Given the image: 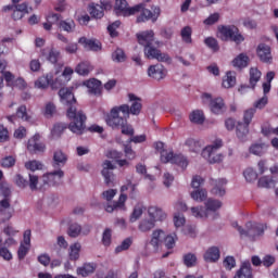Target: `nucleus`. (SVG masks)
I'll use <instances>...</instances> for the list:
<instances>
[{
	"mask_svg": "<svg viewBox=\"0 0 278 278\" xmlns=\"http://www.w3.org/2000/svg\"><path fill=\"white\" fill-rule=\"evenodd\" d=\"M148 214L150 216V218H152V220H164L166 219V213H164V211L157 206H150L148 208Z\"/></svg>",
	"mask_w": 278,
	"mask_h": 278,
	"instance_id": "7c9ffc66",
	"label": "nucleus"
},
{
	"mask_svg": "<svg viewBox=\"0 0 278 278\" xmlns=\"http://www.w3.org/2000/svg\"><path fill=\"white\" fill-rule=\"evenodd\" d=\"M29 247L21 243L18 251H17V257L18 260H25L27 256V253H29Z\"/></svg>",
	"mask_w": 278,
	"mask_h": 278,
	"instance_id": "69168bd1",
	"label": "nucleus"
},
{
	"mask_svg": "<svg viewBox=\"0 0 278 278\" xmlns=\"http://www.w3.org/2000/svg\"><path fill=\"white\" fill-rule=\"evenodd\" d=\"M127 201V194L122 193L118 198V201L113 202V204H106L105 212L112 214L114 210H125V203Z\"/></svg>",
	"mask_w": 278,
	"mask_h": 278,
	"instance_id": "a878e982",
	"label": "nucleus"
},
{
	"mask_svg": "<svg viewBox=\"0 0 278 278\" xmlns=\"http://www.w3.org/2000/svg\"><path fill=\"white\" fill-rule=\"evenodd\" d=\"M129 117L118 115V109H111L105 115V123L112 129H122L124 136H134V127L127 124Z\"/></svg>",
	"mask_w": 278,
	"mask_h": 278,
	"instance_id": "7ed1b4c3",
	"label": "nucleus"
},
{
	"mask_svg": "<svg viewBox=\"0 0 278 278\" xmlns=\"http://www.w3.org/2000/svg\"><path fill=\"white\" fill-rule=\"evenodd\" d=\"M146 207L144 204L142 203H137L135 205V208L130 215V223H136V220H138V218H140V216H142V213L144 212Z\"/></svg>",
	"mask_w": 278,
	"mask_h": 278,
	"instance_id": "79ce46f5",
	"label": "nucleus"
},
{
	"mask_svg": "<svg viewBox=\"0 0 278 278\" xmlns=\"http://www.w3.org/2000/svg\"><path fill=\"white\" fill-rule=\"evenodd\" d=\"M232 65L237 68H247L249 66V56L243 53L239 54L233 59Z\"/></svg>",
	"mask_w": 278,
	"mask_h": 278,
	"instance_id": "f704fd0d",
	"label": "nucleus"
},
{
	"mask_svg": "<svg viewBox=\"0 0 278 278\" xmlns=\"http://www.w3.org/2000/svg\"><path fill=\"white\" fill-rule=\"evenodd\" d=\"M191 123H195V125H203L205 123V115L203 114V111L195 110L193 111L189 116Z\"/></svg>",
	"mask_w": 278,
	"mask_h": 278,
	"instance_id": "c9c22d12",
	"label": "nucleus"
},
{
	"mask_svg": "<svg viewBox=\"0 0 278 278\" xmlns=\"http://www.w3.org/2000/svg\"><path fill=\"white\" fill-rule=\"evenodd\" d=\"M222 86L224 88H233L236 86V74L233 72H227Z\"/></svg>",
	"mask_w": 278,
	"mask_h": 278,
	"instance_id": "58836bf2",
	"label": "nucleus"
},
{
	"mask_svg": "<svg viewBox=\"0 0 278 278\" xmlns=\"http://www.w3.org/2000/svg\"><path fill=\"white\" fill-rule=\"evenodd\" d=\"M235 278H253V268L251 263H242L240 269L236 273Z\"/></svg>",
	"mask_w": 278,
	"mask_h": 278,
	"instance_id": "bb28decb",
	"label": "nucleus"
},
{
	"mask_svg": "<svg viewBox=\"0 0 278 278\" xmlns=\"http://www.w3.org/2000/svg\"><path fill=\"white\" fill-rule=\"evenodd\" d=\"M204 260L206 262H218L220 260V249L218 247H211L204 253Z\"/></svg>",
	"mask_w": 278,
	"mask_h": 278,
	"instance_id": "c756f323",
	"label": "nucleus"
},
{
	"mask_svg": "<svg viewBox=\"0 0 278 278\" xmlns=\"http://www.w3.org/2000/svg\"><path fill=\"white\" fill-rule=\"evenodd\" d=\"M155 227V220L153 219H142L139 225L138 229L139 231H142V233H147V231H151Z\"/></svg>",
	"mask_w": 278,
	"mask_h": 278,
	"instance_id": "ea45409f",
	"label": "nucleus"
},
{
	"mask_svg": "<svg viewBox=\"0 0 278 278\" xmlns=\"http://www.w3.org/2000/svg\"><path fill=\"white\" fill-rule=\"evenodd\" d=\"M155 150L157 153L161 155V162L163 164H176L177 166H180L181 168H187L188 167V160L181 155V154H175L173 150H166L164 148V142H156L154 144Z\"/></svg>",
	"mask_w": 278,
	"mask_h": 278,
	"instance_id": "20e7f679",
	"label": "nucleus"
},
{
	"mask_svg": "<svg viewBox=\"0 0 278 278\" xmlns=\"http://www.w3.org/2000/svg\"><path fill=\"white\" fill-rule=\"evenodd\" d=\"M184 264L185 266H187V268H192L193 266H197V255L192 253L185 254Z\"/></svg>",
	"mask_w": 278,
	"mask_h": 278,
	"instance_id": "3c124183",
	"label": "nucleus"
},
{
	"mask_svg": "<svg viewBox=\"0 0 278 278\" xmlns=\"http://www.w3.org/2000/svg\"><path fill=\"white\" fill-rule=\"evenodd\" d=\"M201 99L204 104L208 103L210 110L213 114H223L226 110L225 100H223V98L212 99V94L203 93Z\"/></svg>",
	"mask_w": 278,
	"mask_h": 278,
	"instance_id": "9b49d317",
	"label": "nucleus"
},
{
	"mask_svg": "<svg viewBox=\"0 0 278 278\" xmlns=\"http://www.w3.org/2000/svg\"><path fill=\"white\" fill-rule=\"evenodd\" d=\"M17 118H22V121H29V115L27 114V106L21 105L16 111Z\"/></svg>",
	"mask_w": 278,
	"mask_h": 278,
	"instance_id": "680f3d73",
	"label": "nucleus"
},
{
	"mask_svg": "<svg viewBox=\"0 0 278 278\" xmlns=\"http://www.w3.org/2000/svg\"><path fill=\"white\" fill-rule=\"evenodd\" d=\"M220 21V13H213L204 20V25H216Z\"/></svg>",
	"mask_w": 278,
	"mask_h": 278,
	"instance_id": "e2e57ef3",
	"label": "nucleus"
},
{
	"mask_svg": "<svg viewBox=\"0 0 278 278\" xmlns=\"http://www.w3.org/2000/svg\"><path fill=\"white\" fill-rule=\"evenodd\" d=\"M94 270H97L94 263H85L83 266L77 268L76 273L80 277H89V275H92Z\"/></svg>",
	"mask_w": 278,
	"mask_h": 278,
	"instance_id": "2f4dec72",
	"label": "nucleus"
},
{
	"mask_svg": "<svg viewBox=\"0 0 278 278\" xmlns=\"http://www.w3.org/2000/svg\"><path fill=\"white\" fill-rule=\"evenodd\" d=\"M236 134H237V138L241 142H247V137L249 136V124L238 122L236 126Z\"/></svg>",
	"mask_w": 278,
	"mask_h": 278,
	"instance_id": "c85d7f7f",
	"label": "nucleus"
},
{
	"mask_svg": "<svg viewBox=\"0 0 278 278\" xmlns=\"http://www.w3.org/2000/svg\"><path fill=\"white\" fill-rule=\"evenodd\" d=\"M129 101H131V105L129 104H122L119 106H113L112 110L117 109V114L126 118H129V114H132V116L140 115V112H142V99L136 97L134 93L128 94Z\"/></svg>",
	"mask_w": 278,
	"mask_h": 278,
	"instance_id": "423d86ee",
	"label": "nucleus"
},
{
	"mask_svg": "<svg viewBox=\"0 0 278 278\" xmlns=\"http://www.w3.org/2000/svg\"><path fill=\"white\" fill-rule=\"evenodd\" d=\"M64 178V170L58 169L42 176L43 186H60Z\"/></svg>",
	"mask_w": 278,
	"mask_h": 278,
	"instance_id": "4468645a",
	"label": "nucleus"
},
{
	"mask_svg": "<svg viewBox=\"0 0 278 278\" xmlns=\"http://www.w3.org/2000/svg\"><path fill=\"white\" fill-rule=\"evenodd\" d=\"M41 56L46 58V60L50 62V64H58L61 58V52L53 47H47L41 49Z\"/></svg>",
	"mask_w": 278,
	"mask_h": 278,
	"instance_id": "a211bd4d",
	"label": "nucleus"
},
{
	"mask_svg": "<svg viewBox=\"0 0 278 278\" xmlns=\"http://www.w3.org/2000/svg\"><path fill=\"white\" fill-rule=\"evenodd\" d=\"M191 199L193 201H198V203H203L205 199H207V190L205 189H198L191 192Z\"/></svg>",
	"mask_w": 278,
	"mask_h": 278,
	"instance_id": "a18cd8bd",
	"label": "nucleus"
},
{
	"mask_svg": "<svg viewBox=\"0 0 278 278\" xmlns=\"http://www.w3.org/2000/svg\"><path fill=\"white\" fill-rule=\"evenodd\" d=\"M75 21L67 18V20H61L59 22V28H61L62 31H66L67 34H73L75 31Z\"/></svg>",
	"mask_w": 278,
	"mask_h": 278,
	"instance_id": "473e14b6",
	"label": "nucleus"
},
{
	"mask_svg": "<svg viewBox=\"0 0 278 278\" xmlns=\"http://www.w3.org/2000/svg\"><path fill=\"white\" fill-rule=\"evenodd\" d=\"M12 212H14V208L10 205L8 198L0 201V224L8 223L12 218Z\"/></svg>",
	"mask_w": 278,
	"mask_h": 278,
	"instance_id": "f3484780",
	"label": "nucleus"
},
{
	"mask_svg": "<svg viewBox=\"0 0 278 278\" xmlns=\"http://www.w3.org/2000/svg\"><path fill=\"white\" fill-rule=\"evenodd\" d=\"M28 186L33 192L38 190V176L29 174Z\"/></svg>",
	"mask_w": 278,
	"mask_h": 278,
	"instance_id": "774afa93",
	"label": "nucleus"
},
{
	"mask_svg": "<svg viewBox=\"0 0 278 278\" xmlns=\"http://www.w3.org/2000/svg\"><path fill=\"white\" fill-rule=\"evenodd\" d=\"M260 79H262V72L257 67L250 68V86L252 89H255Z\"/></svg>",
	"mask_w": 278,
	"mask_h": 278,
	"instance_id": "72a5a7b5",
	"label": "nucleus"
},
{
	"mask_svg": "<svg viewBox=\"0 0 278 278\" xmlns=\"http://www.w3.org/2000/svg\"><path fill=\"white\" fill-rule=\"evenodd\" d=\"M29 153H45L47 147L40 142V134H35L27 142Z\"/></svg>",
	"mask_w": 278,
	"mask_h": 278,
	"instance_id": "dca6fc26",
	"label": "nucleus"
},
{
	"mask_svg": "<svg viewBox=\"0 0 278 278\" xmlns=\"http://www.w3.org/2000/svg\"><path fill=\"white\" fill-rule=\"evenodd\" d=\"M267 149L268 147H266L264 143H254L250 147V153H252V155H258L262 157V155L266 153Z\"/></svg>",
	"mask_w": 278,
	"mask_h": 278,
	"instance_id": "4c0bfd02",
	"label": "nucleus"
},
{
	"mask_svg": "<svg viewBox=\"0 0 278 278\" xmlns=\"http://www.w3.org/2000/svg\"><path fill=\"white\" fill-rule=\"evenodd\" d=\"M211 186H213L211 193L215 194L216 197H225L226 190L225 186H227V179L219 178V179H211Z\"/></svg>",
	"mask_w": 278,
	"mask_h": 278,
	"instance_id": "aec40b11",
	"label": "nucleus"
},
{
	"mask_svg": "<svg viewBox=\"0 0 278 278\" xmlns=\"http://www.w3.org/2000/svg\"><path fill=\"white\" fill-rule=\"evenodd\" d=\"M81 233V226L79 224H71L67 230L70 238H77Z\"/></svg>",
	"mask_w": 278,
	"mask_h": 278,
	"instance_id": "603ef678",
	"label": "nucleus"
},
{
	"mask_svg": "<svg viewBox=\"0 0 278 278\" xmlns=\"http://www.w3.org/2000/svg\"><path fill=\"white\" fill-rule=\"evenodd\" d=\"M131 238H126L119 245L115 248V253H123V251H128L129 247L132 244Z\"/></svg>",
	"mask_w": 278,
	"mask_h": 278,
	"instance_id": "864d4df0",
	"label": "nucleus"
},
{
	"mask_svg": "<svg viewBox=\"0 0 278 278\" xmlns=\"http://www.w3.org/2000/svg\"><path fill=\"white\" fill-rule=\"evenodd\" d=\"M135 8H138L135 14H139L137 16V23H147L149 21H151V23H157V18H160L162 14L160 7L152 5L151 10H149L144 2L136 4Z\"/></svg>",
	"mask_w": 278,
	"mask_h": 278,
	"instance_id": "39448f33",
	"label": "nucleus"
},
{
	"mask_svg": "<svg viewBox=\"0 0 278 278\" xmlns=\"http://www.w3.org/2000/svg\"><path fill=\"white\" fill-rule=\"evenodd\" d=\"M16 164V159L12 155L5 156L1 160L2 168H12Z\"/></svg>",
	"mask_w": 278,
	"mask_h": 278,
	"instance_id": "bf43d9fd",
	"label": "nucleus"
},
{
	"mask_svg": "<svg viewBox=\"0 0 278 278\" xmlns=\"http://www.w3.org/2000/svg\"><path fill=\"white\" fill-rule=\"evenodd\" d=\"M276 182L273 177L263 176L258 179V188H275Z\"/></svg>",
	"mask_w": 278,
	"mask_h": 278,
	"instance_id": "de8ad7c7",
	"label": "nucleus"
},
{
	"mask_svg": "<svg viewBox=\"0 0 278 278\" xmlns=\"http://www.w3.org/2000/svg\"><path fill=\"white\" fill-rule=\"evenodd\" d=\"M125 51L123 49L117 48L113 53H112V60L113 62H125L126 60Z\"/></svg>",
	"mask_w": 278,
	"mask_h": 278,
	"instance_id": "4d7b16f0",
	"label": "nucleus"
},
{
	"mask_svg": "<svg viewBox=\"0 0 278 278\" xmlns=\"http://www.w3.org/2000/svg\"><path fill=\"white\" fill-rule=\"evenodd\" d=\"M79 251H81V244L79 242L70 247V260L72 262H77V260H79Z\"/></svg>",
	"mask_w": 278,
	"mask_h": 278,
	"instance_id": "c03bdc74",
	"label": "nucleus"
},
{
	"mask_svg": "<svg viewBox=\"0 0 278 278\" xmlns=\"http://www.w3.org/2000/svg\"><path fill=\"white\" fill-rule=\"evenodd\" d=\"M205 207L206 210L203 206L191 207V212L195 218H207V212H217V210L223 207V202L208 199L205 203Z\"/></svg>",
	"mask_w": 278,
	"mask_h": 278,
	"instance_id": "6e6552de",
	"label": "nucleus"
},
{
	"mask_svg": "<svg viewBox=\"0 0 278 278\" xmlns=\"http://www.w3.org/2000/svg\"><path fill=\"white\" fill-rule=\"evenodd\" d=\"M66 154L62 152L61 150H56L53 154V161H52V166L53 168H59L61 169L62 166H64L67 162Z\"/></svg>",
	"mask_w": 278,
	"mask_h": 278,
	"instance_id": "cd10ccee",
	"label": "nucleus"
},
{
	"mask_svg": "<svg viewBox=\"0 0 278 278\" xmlns=\"http://www.w3.org/2000/svg\"><path fill=\"white\" fill-rule=\"evenodd\" d=\"M224 267L226 270H231L232 268H236V258L233 256H227L224 260Z\"/></svg>",
	"mask_w": 278,
	"mask_h": 278,
	"instance_id": "0e129e2a",
	"label": "nucleus"
},
{
	"mask_svg": "<svg viewBox=\"0 0 278 278\" xmlns=\"http://www.w3.org/2000/svg\"><path fill=\"white\" fill-rule=\"evenodd\" d=\"M218 29L223 37L231 40L232 42H236V45L244 42V37L242 36V34H240V29H238V27H236L235 25L219 26Z\"/></svg>",
	"mask_w": 278,
	"mask_h": 278,
	"instance_id": "9d476101",
	"label": "nucleus"
},
{
	"mask_svg": "<svg viewBox=\"0 0 278 278\" xmlns=\"http://www.w3.org/2000/svg\"><path fill=\"white\" fill-rule=\"evenodd\" d=\"M102 244L104 247H110L112 244V229L106 228L102 233Z\"/></svg>",
	"mask_w": 278,
	"mask_h": 278,
	"instance_id": "13d9d810",
	"label": "nucleus"
},
{
	"mask_svg": "<svg viewBox=\"0 0 278 278\" xmlns=\"http://www.w3.org/2000/svg\"><path fill=\"white\" fill-rule=\"evenodd\" d=\"M255 112H257V110L253 108L245 110L243 113V124L251 125L253 116H255Z\"/></svg>",
	"mask_w": 278,
	"mask_h": 278,
	"instance_id": "6e6d98bb",
	"label": "nucleus"
},
{
	"mask_svg": "<svg viewBox=\"0 0 278 278\" xmlns=\"http://www.w3.org/2000/svg\"><path fill=\"white\" fill-rule=\"evenodd\" d=\"M204 45H206V47H208V49H212V51H218V49H219L218 40H216V38H214V37L205 38Z\"/></svg>",
	"mask_w": 278,
	"mask_h": 278,
	"instance_id": "052dcab7",
	"label": "nucleus"
},
{
	"mask_svg": "<svg viewBox=\"0 0 278 278\" xmlns=\"http://www.w3.org/2000/svg\"><path fill=\"white\" fill-rule=\"evenodd\" d=\"M243 176L244 179L249 182V184H253V181L257 180V172H255V169L249 167L243 172Z\"/></svg>",
	"mask_w": 278,
	"mask_h": 278,
	"instance_id": "8fccbe9b",
	"label": "nucleus"
},
{
	"mask_svg": "<svg viewBox=\"0 0 278 278\" xmlns=\"http://www.w3.org/2000/svg\"><path fill=\"white\" fill-rule=\"evenodd\" d=\"M166 238V232L162 229H156L152 232V238L150 241L151 247H153L154 251H157L160 249L161 242L164 241Z\"/></svg>",
	"mask_w": 278,
	"mask_h": 278,
	"instance_id": "393cba45",
	"label": "nucleus"
},
{
	"mask_svg": "<svg viewBox=\"0 0 278 278\" xmlns=\"http://www.w3.org/2000/svg\"><path fill=\"white\" fill-rule=\"evenodd\" d=\"M103 169H102V176L104 178V182L105 186H108V188H114L115 186V178L116 176L114 175V168H116V166H114V164L111 163V161L105 160L102 164Z\"/></svg>",
	"mask_w": 278,
	"mask_h": 278,
	"instance_id": "ddd939ff",
	"label": "nucleus"
},
{
	"mask_svg": "<svg viewBox=\"0 0 278 278\" xmlns=\"http://www.w3.org/2000/svg\"><path fill=\"white\" fill-rule=\"evenodd\" d=\"M137 40L143 47V53L148 60H157V62L170 61V56L167 53H162L153 46L155 42V33L153 30H144L137 34Z\"/></svg>",
	"mask_w": 278,
	"mask_h": 278,
	"instance_id": "f03ea898",
	"label": "nucleus"
},
{
	"mask_svg": "<svg viewBox=\"0 0 278 278\" xmlns=\"http://www.w3.org/2000/svg\"><path fill=\"white\" fill-rule=\"evenodd\" d=\"M266 229L267 226L264 224L248 222L245 224V230L243 228H239V233L241 237L255 238L257 236H264V231H266Z\"/></svg>",
	"mask_w": 278,
	"mask_h": 278,
	"instance_id": "1a4fd4ad",
	"label": "nucleus"
},
{
	"mask_svg": "<svg viewBox=\"0 0 278 278\" xmlns=\"http://www.w3.org/2000/svg\"><path fill=\"white\" fill-rule=\"evenodd\" d=\"M185 146L188 147L189 151L192 153H199L202 149L201 141L194 140L193 138L187 139Z\"/></svg>",
	"mask_w": 278,
	"mask_h": 278,
	"instance_id": "a19ab883",
	"label": "nucleus"
},
{
	"mask_svg": "<svg viewBox=\"0 0 278 278\" xmlns=\"http://www.w3.org/2000/svg\"><path fill=\"white\" fill-rule=\"evenodd\" d=\"M104 7L105 4L103 2L101 4L91 2L88 5V12L92 18H103L105 16Z\"/></svg>",
	"mask_w": 278,
	"mask_h": 278,
	"instance_id": "5701e85b",
	"label": "nucleus"
},
{
	"mask_svg": "<svg viewBox=\"0 0 278 278\" xmlns=\"http://www.w3.org/2000/svg\"><path fill=\"white\" fill-rule=\"evenodd\" d=\"M139 7H129L127 0H115L114 12L117 16H134Z\"/></svg>",
	"mask_w": 278,
	"mask_h": 278,
	"instance_id": "f8f14e48",
	"label": "nucleus"
},
{
	"mask_svg": "<svg viewBox=\"0 0 278 278\" xmlns=\"http://www.w3.org/2000/svg\"><path fill=\"white\" fill-rule=\"evenodd\" d=\"M59 97L61 103L66 108V116L70 121L67 129L76 136H81L86 131V121L88 117L81 110H77V99L73 93V87L61 88L59 90Z\"/></svg>",
	"mask_w": 278,
	"mask_h": 278,
	"instance_id": "f257e3e1",
	"label": "nucleus"
},
{
	"mask_svg": "<svg viewBox=\"0 0 278 278\" xmlns=\"http://www.w3.org/2000/svg\"><path fill=\"white\" fill-rule=\"evenodd\" d=\"M73 73L74 71L72 67H65L62 75L52 83L51 85L52 90H55L61 86H64L65 84H67V81H71V78L73 77Z\"/></svg>",
	"mask_w": 278,
	"mask_h": 278,
	"instance_id": "6ab92c4d",
	"label": "nucleus"
},
{
	"mask_svg": "<svg viewBox=\"0 0 278 278\" xmlns=\"http://www.w3.org/2000/svg\"><path fill=\"white\" fill-rule=\"evenodd\" d=\"M180 36L182 42H185L186 45H192V27L185 26L180 31Z\"/></svg>",
	"mask_w": 278,
	"mask_h": 278,
	"instance_id": "37998d69",
	"label": "nucleus"
},
{
	"mask_svg": "<svg viewBox=\"0 0 278 278\" xmlns=\"http://www.w3.org/2000/svg\"><path fill=\"white\" fill-rule=\"evenodd\" d=\"M78 42L84 45L85 49H89V51H101V41L97 39H88L86 37L79 38Z\"/></svg>",
	"mask_w": 278,
	"mask_h": 278,
	"instance_id": "b1692460",
	"label": "nucleus"
},
{
	"mask_svg": "<svg viewBox=\"0 0 278 278\" xmlns=\"http://www.w3.org/2000/svg\"><path fill=\"white\" fill-rule=\"evenodd\" d=\"M91 71L92 65H90L88 62H81L75 68V73L83 75L84 77H86V75H90Z\"/></svg>",
	"mask_w": 278,
	"mask_h": 278,
	"instance_id": "e433bc0d",
	"label": "nucleus"
},
{
	"mask_svg": "<svg viewBox=\"0 0 278 278\" xmlns=\"http://www.w3.org/2000/svg\"><path fill=\"white\" fill-rule=\"evenodd\" d=\"M148 75L152 79H156V81H161V79H164V77H166V70L162 64L151 65L148 68Z\"/></svg>",
	"mask_w": 278,
	"mask_h": 278,
	"instance_id": "412c9836",
	"label": "nucleus"
},
{
	"mask_svg": "<svg viewBox=\"0 0 278 278\" xmlns=\"http://www.w3.org/2000/svg\"><path fill=\"white\" fill-rule=\"evenodd\" d=\"M85 86L88 88L89 94H93V97H101V80L97 78H90L89 80L85 81Z\"/></svg>",
	"mask_w": 278,
	"mask_h": 278,
	"instance_id": "4be33fe9",
	"label": "nucleus"
},
{
	"mask_svg": "<svg viewBox=\"0 0 278 278\" xmlns=\"http://www.w3.org/2000/svg\"><path fill=\"white\" fill-rule=\"evenodd\" d=\"M118 27H121V21H115L108 26L111 38H118V31L116 30Z\"/></svg>",
	"mask_w": 278,
	"mask_h": 278,
	"instance_id": "5fc2aeb1",
	"label": "nucleus"
},
{
	"mask_svg": "<svg viewBox=\"0 0 278 278\" xmlns=\"http://www.w3.org/2000/svg\"><path fill=\"white\" fill-rule=\"evenodd\" d=\"M43 166L45 165L37 160L28 161L25 163V168H27V170H31L33 173H35V170H42Z\"/></svg>",
	"mask_w": 278,
	"mask_h": 278,
	"instance_id": "09e8293b",
	"label": "nucleus"
},
{
	"mask_svg": "<svg viewBox=\"0 0 278 278\" xmlns=\"http://www.w3.org/2000/svg\"><path fill=\"white\" fill-rule=\"evenodd\" d=\"M15 184L18 188H27L29 186V181H27L21 174L15 176Z\"/></svg>",
	"mask_w": 278,
	"mask_h": 278,
	"instance_id": "338daca9",
	"label": "nucleus"
},
{
	"mask_svg": "<svg viewBox=\"0 0 278 278\" xmlns=\"http://www.w3.org/2000/svg\"><path fill=\"white\" fill-rule=\"evenodd\" d=\"M60 18H62L61 14L52 13L51 15L48 16L49 22L43 23V29H46V31H51V28L53 27V23H58Z\"/></svg>",
	"mask_w": 278,
	"mask_h": 278,
	"instance_id": "49530a36",
	"label": "nucleus"
},
{
	"mask_svg": "<svg viewBox=\"0 0 278 278\" xmlns=\"http://www.w3.org/2000/svg\"><path fill=\"white\" fill-rule=\"evenodd\" d=\"M256 55L264 64H273V52L270 50V46L260 43L256 48Z\"/></svg>",
	"mask_w": 278,
	"mask_h": 278,
	"instance_id": "2eb2a0df",
	"label": "nucleus"
},
{
	"mask_svg": "<svg viewBox=\"0 0 278 278\" xmlns=\"http://www.w3.org/2000/svg\"><path fill=\"white\" fill-rule=\"evenodd\" d=\"M223 147V140L217 139L213 146H207L202 150V157L210 164H219L223 162V154L216 153Z\"/></svg>",
	"mask_w": 278,
	"mask_h": 278,
	"instance_id": "0eeeda50",
	"label": "nucleus"
}]
</instances>
